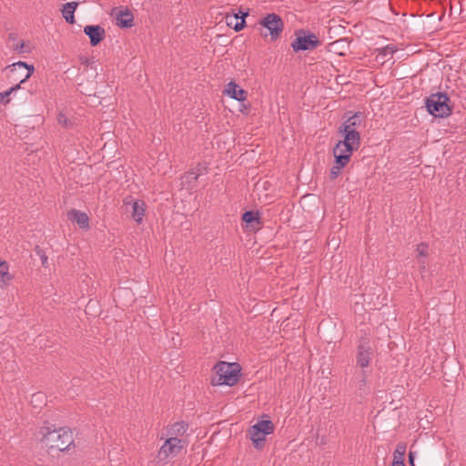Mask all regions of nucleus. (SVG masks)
I'll list each match as a JSON object with an SVG mask.
<instances>
[{
  "label": "nucleus",
  "instance_id": "obj_1",
  "mask_svg": "<svg viewBox=\"0 0 466 466\" xmlns=\"http://www.w3.org/2000/svg\"><path fill=\"white\" fill-rule=\"evenodd\" d=\"M361 125L360 116L354 114L343 121L339 128L342 139L339 140L333 148L335 162L330 169V178H337L341 170L350 163L354 151L360 146V135L358 128Z\"/></svg>",
  "mask_w": 466,
  "mask_h": 466
},
{
  "label": "nucleus",
  "instance_id": "obj_2",
  "mask_svg": "<svg viewBox=\"0 0 466 466\" xmlns=\"http://www.w3.org/2000/svg\"><path fill=\"white\" fill-rule=\"evenodd\" d=\"M42 441L49 450L63 451L73 443V434L66 428L51 429L45 427L41 430Z\"/></svg>",
  "mask_w": 466,
  "mask_h": 466
},
{
  "label": "nucleus",
  "instance_id": "obj_3",
  "mask_svg": "<svg viewBox=\"0 0 466 466\" xmlns=\"http://www.w3.org/2000/svg\"><path fill=\"white\" fill-rule=\"evenodd\" d=\"M215 375L211 379L213 386H233L238 383L240 376V367L238 363L219 361L214 368Z\"/></svg>",
  "mask_w": 466,
  "mask_h": 466
},
{
  "label": "nucleus",
  "instance_id": "obj_4",
  "mask_svg": "<svg viewBox=\"0 0 466 466\" xmlns=\"http://www.w3.org/2000/svg\"><path fill=\"white\" fill-rule=\"evenodd\" d=\"M449 97L444 93L431 94L426 99V107L428 112L435 117L448 116L451 109L448 104Z\"/></svg>",
  "mask_w": 466,
  "mask_h": 466
},
{
  "label": "nucleus",
  "instance_id": "obj_5",
  "mask_svg": "<svg viewBox=\"0 0 466 466\" xmlns=\"http://www.w3.org/2000/svg\"><path fill=\"white\" fill-rule=\"evenodd\" d=\"M274 425L270 420H259L249 429V436L257 449L263 447L266 436L271 434Z\"/></svg>",
  "mask_w": 466,
  "mask_h": 466
},
{
  "label": "nucleus",
  "instance_id": "obj_6",
  "mask_svg": "<svg viewBox=\"0 0 466 466\" xmlns=\"http://www.w3.org/2000/svg\"><path fill=\"white\" fill-rule=\"evenodd\" d=\"M259 25L266 28L268 33H261L264 37L270 35L271 40L279 38L283 30V22L279 15L277 14L267 15L260 22Z\"/></svg>",
  "mask_w": 466,
  "mask_h": 466
},
{
  "label": "nucleus",
  "instance_id": "obj_7",
  "mask_svg": "<svg viewBox=\"0 0 466 466\" xmlns=\"http://www.w3.org/2000/svg\"><path fill=\"white\" fill-rule=\"evenodd\" d=\"M10 68L9 78L14 81H19L17 85L25 83L34 73L35 67L25 62L18 61L8 66Z\"/></svg>",
  "mask_w": 466,
  "mask_h": 466
},
{
  "label": "nucleus",
  "instance_id": "obj_8",
  "mask_svg": "<svg viewBox=\"0 0 466 466\" xmlns=\"http://www.w3.org/2000/svg\"><path fill=\"white\" fill-rule=\"evenodd\" d=\"M319 44V40L314 34L306 35L304 31H301L297 34L296 38L291 43V47L296 52L306 51L316 48Z\"/></svg>",
  "mask_w": 466,
  "mask_h": 466
},
{
  "label": "nucleus",
  "instance_id": "obj_9",
  "mask_svg": "<svg viewBox=\"0 0 466 466\" xmlns=\"http://www.w3.org/2000/svg\"><path fill=\"white\" fill-rule=\"evenodd\" d=\"M182 441L177 437H168L158 451V457L162 460L177 456L182 450Z\"/></svg>",
  "mask_w": 466,
  "mask_h": 466
},
{
  "label": "nucleus",
  "instance_id": "obj_10",
  "mask_svg": "<svg viewBox=\"0 0 466 466\" xmlns=\"http://www.w3.org/2000/svg\"><path fill=\"white\" fill-rule=\"evenodd\" d=\"M111 15L116 20V25L122 28H129L134 25V15L127 7L114 8Z\"/></svg>",
  "mask_w": 466,
  "mask_h": 466
},
{
  "label": "nucleus",
  "instance_id": "obj_11",
  "mask_svg": "<svg viewBox=\"0 0 466 466\" xmlns=\"http://www.w3.org/2000/svg\"><path fill=\"white\" fill-rule=\"evenodd\" d=\"M223 94L238 102H244L248 98V92L235 81H230L225 86Z\"/></svg>",
  "mask_w": 466,
  "mask_h": 466
},
{
  "label": "nucleus",
  "instance_id": "obj_12",
  "mask_svg": "<svg viewBox=\"0 0 466 466\" xmlns=\"http://www.w3.org/2000/svg\"><path fill=\"white\" fill-rule=\"evenodd\" d=\"M372 349L368 342L361 343L358 348L357 365L361 369L367 368L371 360Z\"/></svg>",
  "mask_w": 466,
  "mask_h": 466
},
{
  "label": "nucleus",
  "instance_id": "obj_13",
  "mask_svg": "<svg viewBox=\"0 0 466 466\" xmlns=\"http://www.w3.org/2000/svg\"><path fill=\"white\" fill-rule=\"evenodd\" d=\"M84 33L88 35L92 46H97L105 38L106 35L105 29L98 25H86Z\"/></svg>",
  "mask_w": 466,
  "mask_h": 466
},
{
  "label": "nucleus",
  "instance_id": "obj_14",
  "mask_svg": "<svg viewBox=\"0 0 466 466\" xmlns=\"http://www.w3.org/2000/svg\"><path fill=\"white\" fill-rule=\"evenodd\" d=\"M67 217L70 220L76 222L81 228H89V218L86 213L76 209H71L68 211Z\"/></svg>",
  "mask_w": 466,
  "mask_h": 466
},
{
  "label": "nucleus",
  "instance_id": "obj_15",
  "mask_svg": "<svg viewBox=\"0 0 466 466\" xmlns=\"http://www.w3.org/2000/svg\"><path fill=\"white\" fill-rule=\"evenodd\" d=\"M14 275L9 270V265L0 258V287L6 289L14 279Z\"/></svg>",
  "mask_w": 466,
  "mask_h": 466
},
{
  "label": "nucleus",
  "instance_id": "obj_16",
  "mask_svg": "<svg viewBox=\"0 0 466 466\" xmlns=\"http://www.w3.org/2000/svg\"><path fill=\"white\" fill-rule=\"evenodd\" d=\"M247 15H248V13L242 14V15H238L237 14L227 15H226L227 25L232 27L236 32H238L244 28L245 17Z\"/></svg>",
  "mask_w": 466,
  "mask_h": 466
},
{
  "label": "nucleus",
  "instance_id": "obj_17",
  "mask_svg": "<svg viewBox=\"0 0 466 466\" xmlns=\"http://www.w3.org/2000/svg\"><path fill=\"white\" fill-rule=\"evenodd\" d=\"M146 212V203L143 200H136L132 204V213L131 216L133 219L141 224Z\"/></svg>",
  "mask_w": 466,
  "mask_h": 466
},
{
  "label": "nucleus",
  "instance_id": "obj_18",
  "mask_svg": "<svg viewBox=\"0 0 466 466\" xmlns=\"http://www.w3.org/2000/svg\"><path fill=\"white\" fill-rule=\"evenodd\" d=\"M78 4L76 2H69L63 5V8L61 10L62 15L64 19L68 24H74L75 23V11L77 7Z\"/></svg>",
  "mask_w": 466,
  "mask_h": 466
},
{
  "label": "nucleus",
  "instance_id": "obj_19",
  "mask_svg": "<svg viewBox=\"0 0 466 466\" xmlns=\"http://www.w3.org/2000/svg\"><path fill=\"white\" fill-rule=\"evenodd\" d=\"M187 431V424L184 421H177L173 423L168 429L169 437H177L179 438L183 436Z\"/></svg>",
  "mask_w": 466,
  "mask_h": 466
},
{
  "label": "nucleus",
  "instance_id": "obj_20",
  "mask_svg": "<svg viewBox=\"0 0 466 466\" xmlns=\"http://www.w3.org/2000/svg\"><path fill=\"white\" fill-rule=\"evenodd\" d=\"M242 220L247 224V226L252 228H255V223L257 224V226L260 225V218L258 212L246 211L242 215Z\"/></svg>",
  "mask_w": 466,
  "mask_h": 466
},
{
  "label": "nucleus",
  "instance_id": "obj_21",
  "mask_svg": "<svg viewBox=\"0 0 466 466\" xmlns=\"http://www.w3.org/2000/svg\"><path fill=\"white\" fill-rule=\"evenodd\" d=\"M407 450V445L404 442H399L393 453V461L404 462V457Z\"/></svg>",
  "mask_w": 466,
  "mask_h": 466
},
{
  "label": "nucleus",
  "instance_id": "obj_22",
  "mask_svg": "<svg viewBox=\"0 0 466 466\" xmlns=\"http://www.w3.org/2000/svg\"><path fill=\"white\" fill-rule=\"evenodd\" d=\"M429 256V246L422 242L417 245L416 258H427Z\"/></svg>",
  "mask_w": 466,
  "mask_h": 466
},
{
  "label": "nucleus",
  "instance_id": "obj_23",
  "mask_svg": "<svg viewBox=\"0 0 466 466\" xmlns=\"http://www.w3.org/2000/svg\"><path fill=\"white\" fill-rule=\"evenodd\" d=\"M20 88V85H15L14 86H12L11 88H9L8 90H5L4 92H1L0 93V104H7L9 102V96L18 90Z\"/></svg>",
  "mask_w": 466,
  "mask_h": 466
},
{
  "label": "nucleus",
  "instance_id": "obj_24",
  "mask_svg": "<svg viewBox=\"0 0 466 466\" xmlns=\"http://www.w3.org/2000/svg\"><path fill=\"white\" fill-rule=\"evenodd\" d=\"M397 51V47L394 45H387L378 50V56L385 57L389 55H393Z\"/></svg>",
  "mask_w": 466,
  "mask_h": 466
},
{
  "label": "nucleus",
  "instance_id": "obj_25",
  "mask_svg": "<svg viewBox=\"0 0 466 466\" xmlns=\"http://www.w3.org/2000/svg\"><path fill=\"white\" fill-rule=\"evenodd\" d=\"M199 169L198 170H191L189 172H187L186 175H185V178L187 180V181H196L198 177H199Z\"/></svg>",
  "mask_w": 466,
  "mask_h": 466
},
{
  "label": "nucleus",
  "instance_id": "obj_26",
  "mask_svg": "<svg viewBox=\"0 0 466 466\" xmlns=\"http://www.w3.org/2000/svg\"><path fill=\"white\" fill-rule=\"evenodd\" d=\"M45 395L42 392H37L32 396V403H43L45 401Z\"/></svg>",
  "mask_w": 466,
  "mask_h": 466
},
{
  "label": "nucleus",
  "instance_id": "obj_27",
  "mask_svg": "<svg viewBox=\"0 0 466 466\" xmlns=\"http://www.w3.org/2000/svg\"><path fill=\"white\" fill-rule=\"evenodd\" d=\"M25 44L24 42H17L15 46H13L14 50L17 51L18 53H24L26 50H25Z\"/></svg>",
  "mask_w": 466,
  "mask_h": 466
},
{
  "label": "nucleus",
  "instance_id": "obj_28",
  "mask_svg": "<svg viewBox=\"0 0 466 466\" xmlns=\"http://www.w3.org/2000/svg\"><path fill=\"white\" fill-rule=\"evenodd\" d=\"M418 261V264L420 266V270H425L427 268V261L426 258H416Z\"/></svg>",
  "mask_w": 466,
  "mask_h": 466
},
{
  "label": "nucleus",
  "instance_id": "obj_29",
  "mask_svg": "<svg viewBox=\"0 0 466 466\" xmlns=\"http://www.w3.org/2000/svg\"><path fill=\"white\" fill-rule=\"evenodd\" d=\"M40 259H41V262H42V265L44 267H46L47 266V256L45 254V253H41L40 254Z\"/></svg>",
  "mask_w": 466,
  "mask_h": 466
},
{
  "label": "nucleus",
  "instance_id": "obj_30",
  "mask_svg": "<svg viewBox=\"0 0 466 466\" xmlns=\"http://www.w3.org/2000/svg\"><path fill=\"white\" fill-rule=\"evenodd\" d=\"M409 462L410 466H415L414 464V453L412 451H410L409 453Z\"/></svg>",
  "mask_w": 466,
  "mask_h": 466
},
{
  "label": "nucleus",
  "instance_id": "obj_31",
  "mask_svg": "<svg viewBox=\"0 0 466 466\" xmlns=\"http://www.w3.org/2000/svg\"><path fill=\"white\" fill-rule=\"evenodd\" d=\"M121 294H124V295H129V294H130V290L126 289H119V290L117 291V294H116V295H117V296H120Z\"/></svg>",
  "mask_w": 466,
  "mask_h": 466
},
{
  "label": "nucleus",
  "instance_id": "obj_32",
  "mask_svg": "<svg viewBox=\"0 0 466 466\" xmlns=\"http://www.w3.org/2000/svg\"><path fill=\"white\" fill-rule=\"evenodd\" d=\"M391 466H405V464L402 461H392Z\"/></svg>",
  "mask_w": 466,
  "mask_h": 466
},
{
  "label": "nucleus",
  "instance_id": "obj_33",
  "mask_svg": "<svg viewBox=\"0 0 466 466\" xmlns=\"http://www.w3.org/2000/svg\"><path fill=\"white\" fill-rule=\"evenodd\" d=\"M241 112H246L248 111V107L246 106H242V108L240 109Z\"/></svg>",
  "mask_w": 466,
  "mask_h": 466
},
{
  "label": "nucleus",
  "instance_id": "obj_34",
  "mask_svg": "<svg viewBox=\"0 0 466 466\" xmlns=\"http://www.w3.org/2000/svg\"><path fill=\"white\" fill-rule=\"evenodd\" d=\"M62 120H64V117H63V116H62V115H60V116H58V121H59V122H61Z\"/></svg>",
  "mask_w": 466,
  "mask_h": 466
},
{
  "label": "nucleus",
  "instance_id": "obj_35",
  "mask_svg": "<svg viewBox=\"0 0 466 466\" xmlns=\"http://www.w3.org/2000/svg\"><path fill=\"white\" fill-rule=\"evenodd\" d=\"M62 120H64V117H63V116H62V115H60V116H58V121H59V122H61Z\"/></svg>",
  "mask_w": 466,
  "mask_h": 466
}]
</instances>
